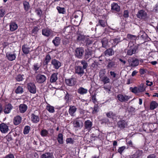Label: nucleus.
I'll use <instances>...</instances> for the list:
<instances>
[{"mask_svg": "<svg viewBox=\"0 0 158 158\" xmlns=\"http://www.w3.org/2000/svg\"><path fill=\"white\" fill-rule=\"evenodd\" d=\"M65 82L66 85L71 86L75 85L77 82L76 79L72 77L68 79H65Z\"/></svg>", "mask_w": 158, "mask_h": 158, "instance_id": "obj_14", "label": "nucleus"}, {"mask_svg": "<svg viewBox=\"0 0 158 158\" xmlns=\"http://www.w3.org/2000/svg\"><path fill=\"white\" fill-rule=\"evenodd\" d=\"M87 39V37L85 36L84 35L81 34H78V36L77 38V40L78 42H81L82 43H83L84 41Z\"/></svg>", "mask_w": 158, "mask_h": 158, "instance_id": "obj_30", "label": "nucleus"}, {"mask_svg": "<svg viewBox=\"0 0 158 158\" xmlns=\"http://www.w3.org/2000/svg\"><path fill=\"white\" fill-rule=\"evenodd\" d=\"M106 115L108 118H111L113 120H116L117 117L116 114L114 113L112 111H110L106 113Z\"/></svg>", "mask_w": 158, "mask_h": 158, "instance_id": "obj_23", "label": "nucleus"}, {"mask_svg": "<svg viewBox=\"0 0 158 158\" xmlns=\"http://www.w3.org/2000/svg\"><path fill=\"white\" fill-rule=\"evenodd\" d=\"M93 53V51L91 49L88 48L85 50V59H87L92 57V55Z\"/></svg>", "mask_w": 158, "mask_h": 158, "instance_id": "obj_24", "label": "nucleus"}, {"mask_svg": "<svg viewBox=\"0 0 158 158\" xmlns=\"http://www.w3.org/2000/svg\"><path fill=\"white\" fill-rule=\"evenodd\" d=\"M18 27V25L15 23H10V31H14L16 30Z\"/></svg>", "mask_w": 158, "mask_h": 158, "instance_id": "obj_41", "label": "nucleus"}, {"mask_svg": "<svg viewBox=\"0 0 158 158\" xmlns=\"http://www.w3.org/2000/svg\"><path fill=\"white\" fill-rule=\"evenodd\" d=\"M42 34L47 37H48L52 35V31L49 29H44L42 30Z\"/></svg>", "mask_w": 158, "mask_h": 158, "instance_id": "obj_21", "label": "nucleus"}, {"mask_svg": "<svg viewBox=\"0 0 158 158\" xmlns=\"http://www.w3.org/2000/svg\"><path fill=\"white\" fill-rule=\"evenodd\" d=\"M38 27L37 26H35L31 31V33L35 34H37L39 30Z\"/></svg>", "mask_w": 158, "mask_h": 158, "instance_id": "obj_57", "label": "nucleus"}, {"mask_svg": "<svg viewBox=\"0 0 158 158\" xmlns=\"http://www.w3.org/2000/svg\"><path fill=\"white\" fill-rule=\"evenodd\" d=\"M31 127L28 125L26 126L24 128L23 131V133L24 135H27L28 134L30 130Z\"/></svg>", "mask_w": 158, "mask_h": 158, "instance_id": "obj_44", "label": "nucleus"}, {"mask_svg": "<svg viewBox=\"0 0 158 158\" xmlns=\"http://www.w3.org/2000/svg\"><path fill=\"white\" fill-rule=\"evenodd\" d=\"M60 42V39L59 37L56 36L52 41V43L56 47L58 46Z\"/></svg>", "mask_w": 158, "mask_h": 158, "instance_id": "obj_33", "label": "nucleus"}, {"mask_svg": "<svg viewBox=\"0 0 158 158\" xmlns=\"http://www.w3.org/2000/svg\"><path fill=\"white\" fill-rule=\"evenodd\" d=\"M71 95L67 92L66 94L64 97V99L66 100V102H69L70 101V99H69V97Z\"/></svg>", "mask_w": 158, "mask_h": 158, "instance_id": "obj_53", "label": "nucleus"}, {"mask_svg": "<svg viewBox=\"0 0 158 158\" xmlns=\"http://www.w3.org/2000/svg\"><path fill=\"white\" fill-rule=\"evenodd\" d=\"M106 23L105 22L104 20L99 19L97 26L100 25L102 27H104L106 26Z\"/></svg>", "mask_w": 158, "mask_h": 158, "instance_id": "obj_46", "label": "nucleus"}, {"mask_svg": "<svg viewBox=\"0 0 158 158\" xmlns=\"http://www.w3.org/2000/svg\"><path fill=\"white\" fill-rule=\"evenodd\" d=\"M107 61H108L107 64L106 66V68L107 69H111L114 68L115 66V62L112 61L110 59L107 60Z\"/></svg>", "mask_w": 158, "mask_h": 158, "instance_id": "obj_27", "label": "nucleus"}, {"mask_svg": "<svg viewBox=\"0 0 158 158\" xmlns=\"http://www.w3.org/2000/svg\"><path fill=\"white\" fill-rule=\"evenodd\" d=\"M58 73H54L52 74L50 79V82L51 83H54L56 82L58 79Z\"/></svg>", "mask_w": 158, "mask_h": 158, "instance_id": "obj_35", "label": "nucleus"}, {"mask_svg": "<svg viewBox=\"0 0 158 158\" xmlns=\"http://www.w3.org/2000/svg\"><path fill=\"white\" fill-rule=\"evenodd\" d=\"M117 126L120 130H124L128 126V122L124 119L120 118L117 122Z\"/></svg>", "mask_w": 158, "mask_h": 158, "instance_id": "obj_3", "label": "nucleus"}, {"mask_svg": "<svg viewBox=\"0 0 158 158\" xmlns=\"http://www.w3.org/2000/svg\"><path fill=\"white\" fill-rule=\"evenodd\" d=\"M51 65L56 69H58L61 66V63L55 59H52L51 61Z\"/></svg>", "mask_w": 158, "mask_h": 158, "instance_id": "obj_12", "label": "nucleus"}, {"mask_svg": "<svg viewBox=\"0 0 158 158\" xmlns=\"http://www.w3.org/2000/svg\"><path fill=\"white\" fill-rule=\"evenodd\" d=\"M92 114H95L97 113L99 111L98 106V104H95L94 108H92Z\"/></svg>", "mask_w": 158, "mask_h": 158, "instance_id": "obj_48", "label": "nucleus"}, {"mask_svg": "<svg viewBox=\"0 0 158 158\" xmlns=\"http://www.w3.org/2000/svg\"><path fill=\"white\" fill-rule=\"evenodd\" d=\"M156 156L154 154H152L149 155L147 158H156Z\"/></svg>", "mask_w": 158, "mask_h": 158, "instance_id": "obj_64", "label": "nucleus"}, {"mask_svg": "<svg viewBox=\"0 0 158 158\" xmlns=\"http://www.w3.org/2000/svg\"><path fill=\"white\" fill-rule=\"evenodd\" d=\"M121 41L120 38L110 39L109 41V47L112 48H115L116 46Z\"/></svg>", "mask_w": 158, "mask_h": 158, "instance_id": "obj_5", "label": "nucleus"}, {"mask_svg": "<svg viewBox=\"0 0 158 158\" xmlns=\"http://www.w3.org/2000/svg\"><path fill=\"white\" fill-rule=\"evenodd\" d=\"M0 130L3 133L7 132L9 130L8 126L4 123H2L0 125Z\"/></svg>", "mask_w": 158, "mask_h": 158, "instance_id": "obj_25", "label": "nucleus"}, {"mask_svg": "<svg viewBox=\"0 0 158 158\" xmlns=\"http://www.w3.org/2000/svg\"><path fill=\"white\" fill-rule=\"evenodd\" d=\"M40 157L41 158H54L52 153L49 152H45L42 154Z\"/></svg>", "mask_w": 158, "mask_h": 158, "instance_id": "obj_37", "label": "nucleus"}, {"mask_svg": "<svg viewBox=\"0 0 158 158\" xmlns=\"http://www.w3.org/2000/svg\"><path fill=\"white\" fill-rule=\"evenodd\" d=\"M146 14L143 10L139 11L137 14V17L140 19H144L145 18Z\"/></svg>", "mask_w": 158, "mask_h": 158, "instance_id": "obj_26", "label": "nucleus"}, {"mask_svg": "<svg viewBox=\"0 0 158 158\" xmlns=\"http://www.w3.org/2000/svg\"><path fill=\"white\" fill-rule=\"evenodd\" d=\"M16 94H22L23 92V90L22 86H19L15 90Z\"/></svg>", "mask_w": 158, "mask_h": 158, "instance_id": "obj_49", "label": "nucleus"}, {"mask_svg": "<svg viewBox=\"0 0 158 158\" xmlns=\"http://www.w3.org/2000/svg\"><path fill=\"white\" fill-rule=\"evenodd\" d=\"M126 148V147L124 146L119 147L118 150V152L121 154L123 151Z\"/></svg>", "mask_w": 158, "mask_h": 158, "instance_id": "obj_56", "label": "nucleus"}, {"mask_svg": "<svg viewBox=\"0 0 158 158\" xmlns=\"http://www.w3.org/2000/svg\"><path fill=\"white\" fill-rule=\"evenodd\" d=\"M158 106V103L154 101H152L150 103V109L151 110H153L156 108Z\"/></svg>", "mask_w": 158, "mask_h": 158, "instance_id": "obj_36", "label": "nucleus"}, {"mask_svg": "<svg viewBox=\"0 0 158 158\" xmlns=\"http://www.w3.org/2000/svg\"><path fill=\"white\" fill-rule=\"evenodd\" d=\"M129 12L128 10H125L123 11V16L124 18H128L129 16Z\"/></svg>", "mask_w": 158, "mask_h": 158, "instance_id": "obj_58", "label": "nucleus"}, {"mask_svg": "<svg viewBox=\"0 0 158 158\" xmlns=\"http://www.w3.org/2000/svg\"><path fill=\"white\" fill-rule=\"evenodd\" d=\"M48 134V131L45 129H42L40 132V135L43 137L47 136Z\"/></svg>", "mask_w": 158, "mask_h": 158, "instance_id": "obj_43", "label": "nucleus"}, {"mask_svg": "<svg viewBox=\"0 0 158 158\" xmlns=\"http://www.w3.org/2000/svg\"><path fill=\"white\" fill-rule=\"evenodd\" d=\"M93 123L89 120H87L84 122V129L89 132L92 128Z\"/></svg>", "mask_w": 158, "mask_h": 158, "instance_id": "obj_11", "label": "nucleus"}, {"mask_svg": "<svg viewBox=\"0 0 158 158\" xmlns=\"http://www.w3.org/2000/svg\"><path fill=\"white\" fill-rule=\"evenodd\" d=\"M110 76L113 78H115L116 77L117 74L114 72L110 71Z\"/></svg>", "mask_w": 158, "mask_h": 158, "instance_id": "obj_61", "label": "nucleus"}, {"mask_svg": "<svg viewBox=\"0 0 158 158\" xmlns=\"http://www.w3.org/2000/svg\"><path fill=\"white\" fill-rule=\"evenodd\" d=\"M143 153L142 150H138L133 154L129 155L127 158H140Z\"/></svg>", "mask_w": 158, "mask_h": 158, "instance_id": "obj_18", "label": "nucleus"}, {"mask_svg": "<svg viewBox=\"0 0 158 158\" xmlns=\"http://www.w3.org/2000/svg\"><path fill=\"white\" fill-rule=\"evenodd\" d=\"M23 77H24V76L23 75L19 74L18 75L16 76L15 78L17 81L19 82L21 81H23V80L24 79Z\"/></svg>", "mask_w": 158, "mask_h": 158, "instance_id": "obj_45", "label": "nucleus"}, {"mask_svg": "<svg viewBox=\"0 0 158 158\" xmlns=\"http://www.w3.org/2000/svg\"><path fill=\"white\" fill-rule=\"evenodd\" d=\"M139 45H135L132 42H130L127 48V55L131 56L133 54L138 53Z\"/></svg>", "mask_w": 158, "mask_h": 158, "instance_id": "obj_1", "label": "nucleus"}, {"mask_svg": "<svg viewBox=\"0 0 158 158\" xmlns=\"http://www.w3.org/2000/svg\"><path fill=\"white\" fill-rule=\"evenodd\" d=\"M131 97L126 95L119 94L117 96L118 100L120 102H126L130 99Z\"/></svg>", "mask_w": 158, "mask_h": 158, "instance_id": "obj_13", "label": "nucleus"}, {"mask_svg": "<svg viewBox=\"0 0 158 158\" xmlns=\"http://www.w3.org/2000/svg\"><path fill=\"white\" fill-rule=\"evenodd\" d=\"M35 79L37 82L39 84H42L46 81L47 77L44 75L38 74L36 75Z\"/></svg>", "mask_w": 158, "mask_h": 158, "instance_id": "obj_8", "label": "nucleus"}, {"mask_svg": "<svg viewBox=\"0 0 158 158\" xmlns=\"http://www.w3.org/2000/svg\"><path fill=\"white\" fill-rule=\"evenodd\" d=\"M27 87L28 91L31 93L35 94L36 92V88L34 83L30 82L27 84Z\"/></svg>", "mask_w": 158, "mask_h": 158, "instance_id": "obj_7", "label": "nucleus"}, {"mask_svg": "<svg viewBox=\"0 0 158 158\" xmlns=\"http://www.w3.org/2000/svg\"><path fill=\"white\" fill-rule=\"evenodd\" d=\"M84 49L82 48H77L75 51V56L77 58L81 59L84 55Z\"/></svg>", "mask_w": 158, "mask_h": 158, "instance_id": "obj_6", "label": "nucleus"}, {"mask_svg": "<svg viewBox=\"0 0 158 158\" xmlns=\"http://www.w3.org/2000/svg\"><path fill=\"white\" fill-rule=\"evenodd\" d=\"M63 135L62 133H59L58 135L57 140L59 144H62L63 143Z\"/></svg>", "mask_w": 158, "mask_h": 158, "instance_id": "obj_40", "label": "nucleus"}, {"mask_svg": "<svg viewBox=\"0 0 158 158\" xmlns=\"http://www.w3.org/2000/svg\"><path fill=\"white\" fill-rule=\"evenodd\" d=\"M111 10L113 12H119L121 10L120 7L116 3L113 2L111 4Z\"/></svg>", "mask_w": 158, "mask_h": 158, "instance_id": "obj_19", "label": "nucleus"}, {"mask_svg": "<svg viewBox=\"0 0 158 158\" xmlns=\"http://www.w3.org/2000/svg\"><path fill=\"white\" fill-rule=\"evenodd\" d=\"M98 63L97 62L94 61V62L92 63L91 65V67L94 70L97 69L98 66Z\"/></svg>", "mask_w": 158, "mask_h": 158, "instance_id": "obj_55", "label": "nucleus"}, {"mask_svg": "<svg viewBox=\"0 0 158 158\" xmlns=\"http://www.w3.org/2000/svg\"><path fill=\"white\" fill-rule=\"evenodd\" d=\"M106 72L105 69L101 70L99 72V77L101 79V81L103 82L104 84L109 83L110 81V78L106 76H105Z\"/></svg>", "mask_w": 158, "mask_h": 158, "instance_id": "obj_4", "label": "nucleus"}, {"mask_svg": "<svg viewBox=\"0 0 158 158\" xmlns=\"http://www.w3.org/2000/svg\"><path fill=\"white\" fill-rule=\"evenodd\" d=\"M35 12L36 13L37 15H39L40 17H41L42 11L40 9H36L35 10Z\"/></svg>", "mask_w": 158, "mask_h": 158, "instance_id": "obj_60", "label": "nucleus"}, {"mask_svg": "<svg viewBox=\"0 0 158 158\" xmlns=\"http://www.w3.org/2000/svg\"><path fill=\"white\" fill-rule=\"evenodd\" d=\"M51 60V57L50 55L49 54H47L44 59L43 65L44 67H45L44 69H47L48 63Z\"/></svg>", "mask_w": 158, "mask_h": 158, "instance_id": "obj_17", "label": "nucleus"}, {"mask_svg": "<svg viewBox=\"0 0 158 158\" xmlns=\"http://www.w3.org/2000/svg\"><path fill=\"white\" fill-rule=\"evenodd\" d=\"M146 87V85L141 83L138 87L135 86L134 88L131 87L130 88V90L132 92L136 94L145 91Z\"/></svg>", "mask_w": 158, "mask_h": 158, "instance_id": "obj_2", "label": "nucleus"}, {"mask_svg": "<svg viewBox=\"0 0 158 158\" xmlns=\"http://www.w3.org/2000/svg\"><path fill=\"white\" fill-rule=\"evenodd\" d=\"M80 62L83 66V67H82V68L84 69H86L88 66V64L87 62L85 60H81Z\"/></svg>", "mask_w": 158, "mask_h": 158, "instance_id": "obj_51", "label": "nucleus"}, {"mask_svg": "<svg viewBox=\"0 0 158 158\" xmlns=\"http://www.w3.org/2000/svg\"><path fill=\"white\" fill-rule=\"evenodd\" d=\"M112 48H109L105 51L104 52L105 55L107 56H111L114 55V52Z\"/></svg>", "mask_w": 158, "mask_h": 158, "instance_id": "obj_29", "label": "nucleus"}, {"mask_svg": "<svg viewBox=\"0 0 158 158\" xmlns=\"http://www.w3.org/2000/svg\"><path fill=\"white\" fill-rule=\"evenodd\" d=\"M92 98V101L95 104H98L97 102V99L96 98V95H93L91 97Z\"/></svg>", "mask_w": 158, "mask_h": 158, "instance_id": "obj_59", "label": "nucleus"}, {"mask_svg": "<svg viewBox=\"0 0 158 158\" xmlns=\"http://www.w3.org/2000/svg\"><path fill=\"white\" fill-rule=\"evenodd\" d=\"M92 41L88 37H87V39L84 41L83 44H84L86 46L88 47L92 44Z\"/></svg>", "mask_w": 158, "mask_h": 158, "instance_id": "obj_50", "label": "nucleus"}, {"mask_svg": "<svg viewBox=\"0 0 158 158\" xmlns=\"http://www.w3.org/2000/svg\"><path fill=\"white\" fill-rule=\"evenodd\" d=\"M56 8L58 13L60 14H64L66 13L65 9L64 7H61L60 6H57L56 7Z\"/></svg>", "mask_w": 158, "mask_h": 158, "instance_id": "obj_42", "label": "nucleus"}, {"mask_svg": "<svg viewBox=\"0 0 158 158\" xmlns=\"http://www.w3.org/2000/svg\"><path fill=\"white\" fill-rule=\"evenodd\" d=\"M4 112L5 114H8L10 112V105L9 104L5 106Z\"/></svg>", "mask_w": 158, "mask_h": 158, "instance_id": "obj_52", "label": "nucleus"}, {"mask_svg": "<svg viewBox=\"0 0 158 158\" xmlns=\"http://www.w3.org/2000/svg\"><path fill=\"white\" fill-rule=\"evenodd\" d=\"M22 52L25 55H27L30 53L31 51V47L27 44H24L22 45Z\"/></svg>", "mask_w": 158, "mask_h": 158, "instance_id": "obj_16", "label": "nucleus"}, {"mask_svg": "<svg viewBox=\"0 0 158 158\" xmlns=\"http://www.w3.org/2000/svg\"><path fill=\"white\" fill-rule=\"evenodd\" d=\"M88 90L84 88L80 87L77 90V92L81 95H83L87 93Z\"/></svg>", "mask_w": 158, "mask_h": 158, "instance_id": "obj_28", "label": "nucleus"}, {"mask_svg": "<svg viewBox=\"0 0 158 158\" xmlns=\"http://www.w3.org/2000/svg\"><path fill=\"white\" fill-rule=\"evenodd\" d=\"M10 133L6 136L5 139L6 140V143L7 145L9 144V141L10 140V135H9Z\"/></svg>", "mask_w": 158, "mask_h": 158, "instance_id": "obj_62", "label": "nucleus"}, {"mask_svg": "<svg viewBox=\"0 0 158 158\" xmlns=\"http://www.w3.org/2000/svg\"><path fill=\"white\" fill-rule=\"evenodd\" d=\"M22 118L21 116L18 115L15 117L14 119L13 123L15 125L19 124L21 122Z\"/></svg>", "mask_w": 158, "mask_h": 158, "instance_id": "obj_34", "label": "nucleus"}, {"mask_svg": "<svg viewBox=\"0 0 158 158\" xmlns=\"http://www.w3.org/2000/svg\"><path fill=\"white\" fill-rule=\"evenodd\" d=\"M31 121L33 123H37L40 121V118L39 116L34 114H31Z\"/></svg>", "mask_w": 158, "mask_h": 158, "instance_id": "obj_20", "label": "nucleus"}, {"mask_svg": "<svg viewBox=\"0 0 158 158\" xmlns=\"http://www.w3.org/2000/svg\"><path fill=\"white\" fill-rule=\"evenodd\" d=\"M23 4L24 10L26 11H28L30 7L29 3L27 1H25L23 2Z\"/></svg>", "mask_w": 158, "mask_h": 158, "instance_id": "obj_47", "label": "nucleus"}, {"mask_svg": "<svg viewBox=\"0 0 158 158\" xmlns=\"http://www.w3.org/2000/svg\"><path fill=\"white\" fill-rule=\"evenodd\" d=\"M102 43V47L103 48H107L109 47V41H108V39L106 38H104L101 41Z\"/></svg>", "mask_w": 158, "mask_h": 158, "instance_id": "obj_31", "label": "nucleus"}, {"mask_svg": "<svg viewBox=\"0 0 158 158\" xmlns=\"http://www.w3.org/2000/svg\"><path fill=\"white\" fill-rule=\"evenodd\" d=\"M27 106L25 104H23L20 105L19 109L21 113H24L27 110Z\"/></svg>", "mask_w": 158, "mask_h": 158, "instance_id": "obj_32", "label": "nucleus"}, {"mask_svg": "<svg viewBox=\"0 0 158 158\" xmlns=\"http://www.w3.org/2000/svg\"><path fill=\"white\" fill-rule=\"evenodd\" d=\"M128 61L130 66L132 67L137 66L139 64V60L135 58H130L128 59Z\"/></svg>", "mask_w": 158, "mask_h": 158, "instance_id": "obj_9", "label": "nucleus"}, {"mask_svg": "<svg viewBox=\"0 0 158 158\" xmlns=\"http://www.w3.org/2000/svg\"><path fill=\"white\" fill-rule=\"evenodd\" d=\"M46 109L50 113H52L55 111L54 107L49 104H47Z\"/></svg>", "mask_w": 158, "mask_h": 158, "instance_id": "obj_38", "label": "nucleus"}, {"mask_svg": "<svg viewBox=\"0 0 158 158\" xmlns=\"http://www.w3.org/2000/svg\"><path fill=\"white\" fill-rule=\"evenodd\" d=\"M77 110V108L74 106L70 105L69 106V113L71 116H74L75 113Z\"/></svg>", "mask_w": 158, "mask_h": 158, "instance_id": "obj_22", "label": "nucleus"}, {"mask_svg": "<svg viewBox=\"0 0 158 158\" xmlns=\"http://www.w3.org/2000/svg\"><path fill=\"white\" fill-rule=\"evenodd\" d=\"M74 69L75 74H77L80 77H81L84 75L85 73L84 69L80 65L76 66L75 67Z\"/></svg>", "mask_w": 158, "mask_h": 158, "instance_id": "obj_10", "label": "nucleus"}, {"mask_svg": "<svg viewBox=\"0 0 158 158\" xmlns=\"http://www.w3.org/2000/svg\"><path fill=\"white\" fill-rule=\"evenodd\" d=\"M66 142L67 144L70 143L73 144L74 142V140L71 138H67L66 140Z\"/></svg>", "mask_w": 158, "mask_h": 158, "instance_id": "obj_54", "label": "nucleus"}, {"mask_svg": "<svg viewBox=\"0 0 158 158\" xmlns=\"http://www.w3.org/2000/svg\"><path fill=\"white\" fill-rule=\"evenodd\" d=\"M41 65L38 63L34 64L32 68V69L35 72V73H37V71L39 69Z\"/></svg>", "mask_w": 158, "mask_h": 158, "instance_id": "obj_39", "label": "nucleus"}, {"mask_svg": "<svg viewBox=\"0 0 158 158\" xmlns=\"http://www.w3.org/2000/svg\"><path fill=\"white\" fill-rule=\"evenodd\" d=\"M83 124L82 121L79 118H77L73 122V127L76 128H81Z\"/></svg>", "mask_w": 158, "mask_h": 158, "instance_id": "obj_15", "label": "nucleus"}, {"mask_svg": "<svg viewBox=\"0 0 158 158\" xmlns=\"http://www.w3.org/2000/svg\"><path fill=\"white\" fill-rule=\"evenodd\" d=\"M5 11L4 10L0 9V17H3Z\"/></svg>", "mask_w": 158, "mask_h": 158, "instance_id": "obj_63", "label": "nucleus"}]
</instances>
